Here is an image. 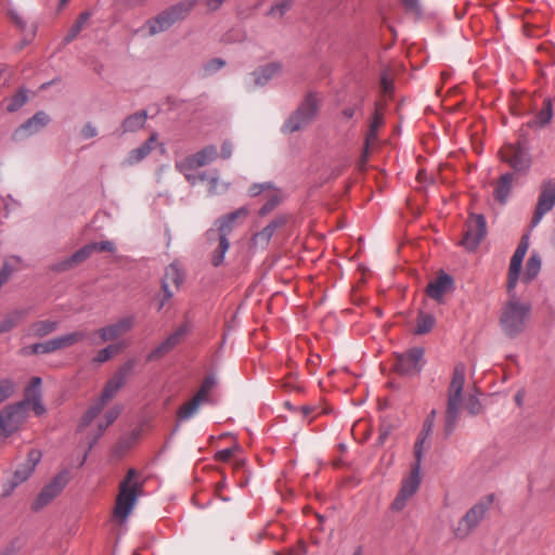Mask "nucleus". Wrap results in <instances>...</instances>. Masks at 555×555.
<instances>
[{
  "mask_svg": "<svg viewBox=\"0 0 555 555\" xmlns=\"http://www.w3.org/2000/svg\"><path fill=\"white\" fill-rule=\"evenodd\" d=\"M248 216V209L241 207L219 219H217L206 232L208 242L211 244L217 243L211 256V262L215 267L223 262L224 256L230 247L228 236L232 233L238 219H244Z\"/></svg>",
  "mask_w": 555,
  "mask_h": 555,
  "instance_id": "f257e3e1",
  "label": "nucleus"
},
{
  "mask_svg": "<svg viewBox=\"0 0 555 555\" xmlns=\"http://www.w3.org/2000/svg\"><path fill=\"white\" fill-rule=\"evenodd\" d=\"M508 294L511 298L501 308L499 324L506 337L515 338L526 328L531 313V305L519 300L514 289Z\"/></svg>",
  "mask_w": 555,
  "mask_h": 555,
  "instance_id": "f03ea898",
  "label": "nucleus"
},
{
  "mask_svg": "<svg viewBox=\"0 0 555 555\" xmlns=\"http://www.w3.org/2000/svg\"><path fill=\"white\" fill-rule=\"evenodd\" d=\"M133 362L128 361L120 366L115 374L106 382L101 395L88 408L81 416V428L88 427L90 423L100 415L105 404L113 399L126 384L127 377L133 369Z\"/></svg>",
  "mask_w": 555,
  "mask_h": 555,
  "instance_id": "7ed1b4c3",
  "label": "nucleus"
},
{
  "mask_svg": "<svg viewBox=\"0 0 555 555\" xmlns=\"http://www.w3.org/2000/svg\"><path fill=\"white\" fill-rule=\"evenodd\" d=\"M139 473L130 468L119 483V491L113 511L114 518L124 522L134 508L142 483L138 480Z\"/></svg>",
  "mask_w": 555,
  "mask_h": 555,
  "instance_id": "20e7f679",
  "label": "nucleus"
},
{
  "mask_svg": "<svg viewBox=\"0 0 555 555\" xmlns=\"http://www.w3.org/2000/svg\"><path fill=\"white\" fill-rule=\"evenodd\" d=\"M466 367L460 363L454 367L453 377L448 390V406L444 418V431L450 435L456 427L460 420V412L463 406V389L465 385Z\"/></svg>",
  "mask_w": 555,
  "mask_h": 555,
  "instance_id": "39448f33",
  "label": "nucleus"
},
{
  "mask_svg": "<svg viewBox=\"0 0 555 555\" xmlns=\"http://www.w3.org/2000/svg\"><path fill=\"white\" fill-rule=\"evenodd\" d=\"M41 461V453H24L15 460L12 475L1 486V498H9L14 490L27 481Z\"/></svg>",
  "mask_w": 555,
  "mask_h": 555,
  "instance_id": "423d86ee",
  "label": "nucleus"
},
{
  "mask_svg": "<svg viewBox=\"0 0 555 555\" xmlns=\"http://www.w3.org/2000/svg\"><path fill=\"white\" fill-rule=\"evenodd\" d=\"M493 503V495H486L474 504L453 528L457 539L464 540L479 526Z\"/></svg>",
  "mask_w": 555,
  "mask_h": 555,
  "instance_id": "0eeeda50",
  "label": "nucleus"
},
{
  "mask_svg": "<svg viewBox=\"0 0 555 555\" xmlns=\"http://www.w3.org/2000/svg\"><path fill=\"white\" fill-rule=\"evenodd\" d=\"M121 409L119 405H114L104 413L103 420L94 421L90 423L88 427L81 428V420L79 421L77 435L81 441V447L90 451L98 440L102 437L105 429L113 424L119 416Z\"/></svg>",
  "mask_w": 555,
  "mask_h": 555,
  "instance_id": "6e6552de",
  "label": "nucleus"
},
{
  "mask_svg": "<svg viewBox=\"0 0 555 555\" xmlns=\"http://www.w3.org/2000/svg\"><path fill=\"white\" fill-rule=\"evenodd\" d=\"M319 109V99L309 93L298 108L285 120L283 133H293L307 127L315 117Z\"/></svg>",
  "mask_w": 555,
  "mask_h": 555,
  "instance_id": "1a4fd4ad",
  "label": "nucleus"
},
{
  "mask_svg": "<svg viewBox=\"0 0 555 555\" xmlns=\"http://www.w3.org/2000/svg\"><path fill=\"white\" fill-rule=\"evenodd\" d=\"M194 2H182L163 11L156 17L149 20V35L154 36L170 28L177 21L184 18L193 8Z\"/></svg>",
  "mask_w": 555,
  "mask_h": 555,
  "instance_id": "9d476101",
  "label": "nucleus"
},
{
  "mask_svg": "<svg viewBox=\"0 0 555 555\" xmlns=\"http://www.w3.org/2000/svg\"><path fill=\"white\" fill-rule=\"evenodd\" d=\"M72 479L68 469L59 472L37 494L31 503V511L39 512L56 499Z\"/></svg>",
  "mask_w": 555,
  "mask_h": 555,
  "instance_id": "9b49d317",
  "label": "nucleus"
},
{
  "mask_svg": "<svg viewBox=\"0 0 555 555\" xmlns=\"http://www.w3.org/2000/svg\"><path fill=\"white\" fill-rule=\"evenodd\" d=\"M29 400L9 404L0 411V430L4 436L16 431L27 420Z\"/></svg>",
  "mask_w": 555,
  "mask_h": 555,
  "instance_id": "f8f14e48",
  "label": "nucleus"
},
{
  "mask_svg": "<svg viewBox=\"0 0 555 555\" xmlns=\"http://www.w3.org/2000/svg\"><path fill=\"white\" fill-rule=\"evenodd\" d=\"M421 454L416 453V461L412 465L410 474L403 478L401 489L391 504L395 512L402 511L406 502L416 493L421 485Z\"/></svg>",
  "mask_w": 555,
  "mask_h": 555,
  "instance_id": "ddd939ff",
  "label": "nucleus"
},
{
  "mask_svg": "<svg viewBox=\"0 0 555 555\" xmlns=\"http://www.w3.org/2000/svg\"><path fill=\"white\" fill-rule=\"evenodd\" d=\"M424 349L414 347L396 358V370L402 375L417 374L424 364Z\"/></svg>",
  "mask_w": 555,
  "mask_h": 555,
  "instance_id": "4468645a",
  "label": "nucleus"
},
{
  "mask_svg": "<svg viewBox=\"0 0 555 555\" xmlns=\"http://www.w3.org/2000/svg\"><path fill=\"white\" fill-rule=\"evenodd\" d=\"M487 233L486 219L482 215H470L466 222L465 235L462 245L474 250L482 241Z\"/></svg>",
  "mask_w": 555,
  "mask_h": 555,
  "instance_id": "2eb2a0df",
  "label": "nucleus"
},
{
  "mask_svg": "<svg viewBox=\"0 0 555 555\" xmlns=\"http://www.w3.org/2000/svg\"><path fill=\"white\" fill-rule=\"evenodd\" d=\"M218 156V151L215 145H207L197 153L185 157L176 163L178 170H194L196 168L206 166L215 160Z\"/></svg>",
  "mask_w": 555,
  "mask_h": 555,
  "instance_id": "dca6fc26",
  "label": "nucleus"
},
{
  "mask_svg": "<svg viewBox=\"0 0 555 555\" xmlns=\"http://www.w3.org/2000/svg\"><path fill=\"white\" fill-rule=\"evenodd\" d=\"M529 248V236L524 235L520 243L518 244L514 255L512 256L509 269H508V281L507 292L511 293L517 285L524 258Z\"/></svg>",
  "mask_w": 555,
  "mask_h": 555,
  "instance_id": "f3484780",
  "label": "nucleus"
},
{
  "mask_svg": "<svg viewBox=\"0 0 555 555\" xmlns=\"http://www.w3.org/2000/svg\"><path fill=\"white\" fill-rule=\"evenodd\" d=\"M189 325L186 323L179 326L172 334H170L164 341H162L155 349H153L149 356V361H154L162 358L164 354L171 351L177 345L181 343V340L189 333Z\"/></svg>",
  "mask_w": 555,
  "mask_h": 555,
  "instance_id": "a211bd4d",
  "label": "nucleus"
},
{
  "mask_svg": "<svg viewBox=\"0 0 555 555\" xmlns=\"http://www.w3.org/2000/svg\"><path fill=\"white\" fill-rule=\"evenodd\" d=\"M134 325L133 317H125L117 322L103 326L96 331L102 341L115 340L128 333Z\"/></svg>",
  "mask_w": 555,
  "mask_h": 555,
  "instance_id": "6ab92c4d",
  "label": "nucleus"
},
{
  "mask_svg": "<svg viewBox=\"0 0 555 555\" xmlns=\"http://www.w3.org/2000/svg\"><path fill=\"white\" fill-rule=\"evenodd\" d=\"M502 158L516 171H526L531 164L528 152L514 145H509L502 152Z\"/></svg>",
  "mask_w": 555,
  "mask_h": 555,
  "instance_id": "aec40b11",
  "label": "nucleus"
},
{
  "mask_svg": "<svg viewBox=\"0 0 555 555\" xmlns=\"http://www.w3.org/2000/svg\"><path fill=\"white\" fill-rule=\"evenodd\" d=\"M157 133L153 132L140 146L131 150L122 160V166H133L143 160L155 147Z\"/></svg>",
  "mask_w": 555,
  "mask_h": 555,
  "instance_id": "412c9836",
  "label": "nucleus"
},
{
  "mask_svg": "<svg viewBox=\"0 0 555 555\" xmlns=\"http://www.w3.org/2000/svg\"><path fill=\"white\" fill-rule=\"evenodd\" d=\"M41 378L33 377L29 387L26 390L24 400H29V409L31 408L37 416L46 413V406L41 400Z\"/></svg>",
  "mask_w": 555,
  "mask_h": 555,
  "instance_id": "4be33fe9",
  "label": "nucleus"
},
{
  "mask_svg": "<svg viewBox=\"0 0 555 555\" xmlns=\"http://www.w3.org/2000/svg\"><path fill=\"white\" fill-rule=\"evenodd\" d=\"M183 282V273L180 271L177 263H170L165 271L162 280V288L165 294V300L170 299L173 293L170 291V286L173 285L179 287Z\"/></svg>",
  "mask_w": 555,
  "mask_h": 555,
  "instance_id": "5701e85b",
  "label": "nucleus"
},
{
  "mask_svg": "<svg viewBox=\"0 0 555 555\" xmlns=\"http://www.w3.org/2000/svg\"><path fill=\"white\" fill-rule=\"evenodd\" d=\"M453 281L448 274L439 275L427 286V294L430 298L441 302L444 294L452 288Z\"/></svg>",
  "mask_w": 555,
  "mask_h": 555,
  "instance_id": "b1692460",
  "label": "nucleus"
},
{
  "mask_svg": "<svg viewBox=\"0 0 555 555\" xmlns=\"http://www.w3.org/2000/svg\"><path fill=\"white\" fill-rule=\"evenodd\" d=\"M555 206V181L545 180L541 185V192L538 198L537 207L544 211H550Z\"/></svg>",
  "mask_w": 555,
  "mask_h": 555,
  "instance_id": "393cba45",
  "label": "nucleus"
},
{
  "mask_svg": "<svg viewBox=\"0 0 555 555\" xmlns=\"http://www.w3.org/2000/svg\"><path fill=\"white\" fill-rule=\"evenodd\" d=\"M286 219L284 217H278L272 220L267 227H264L260 232L256 233L253 237L254 245L266 247L274 232L285 223Z\"/></svg>",
  "mask_w": 555,
  "mask_h": 555,
  "instance_id": "a878e982",
  "label": "nucleus"
},
{
  "mask_svg": "<svg viewBox=\"0 0 555 555\" xmlns=\"http://www.w3.org/2000/svg\"><path fill=\"white\" fill-rule=\"evenodd\" d=\"M281 73L279 63L267 64L253 73L255 86L262 87Z\"/></svg>",
  "mask_w": 555,
  "mask_h": 555,
  "instance_id": "bb28decb",
  "label": "nucleus"
},
{
  "mask_svg": "<svg viewBox=\"0 0 555 555\" xmlns=\"http://www.w3.org/2000/svg\"><path fill=\"white\" fill-rule=\"evenodd\" d=\"M59 328V322L53 320H40L34 322L28 331L27 336L29 337H46Z\"/></svg>",
  "mask_w": 555,
  "mask_h": 555,
  "instance_id": "cd10ccee",
  "label": "nucleus"
},
{
  "mask_svg": "<svg viewBox=\"0 0 555 555\" xmlns=\"http://www.w3.org/2000/svg\"><path fill=\"white\" fill-rule=\"evenodd\" d=\"M147 120L145 111H140L129 115L121 124L122 133L137 132L144 128Z\"/></svg>",
  "mask_w": 555,
  "mask_h": 555,
  "instance_id": "c85d7f7f",
  "label": "nucleus"
},
{
  "mask_svg": "<svg viewBox=\"0 0 555 555\" xmlns=\"http://www.w3.org/2000/svg\"><path fill=\"white\" fill-rule=\"evenodd\" d=\"M383 115L378 111H376L371 120L370 130L365 139V149L361 159L362 164H365V162L367 160L369 147L377 140V130L383 125Z\"/></svg>",
  "mask_w": 555,
  "mask_h": 555,
  "instance_id": "c756f323",
  "label": "nucleus"
},
{
  "mask_svg": "<svg viewBox=\"0 0 555 555\" xmlns=\"http://www.w3.org/2000/svg\"><path fill=\"white\" fill-rule=\"evenodd\" d=\"M435 417H436V411L433 410L430 412V414L424 421L423 428H422V430L418 435V438L416 439L415 444H414V451H424V449L427 448L425 442L430 437V435L433 433L434 425H435Z\"/></svg>",
  "mask_w": 555,
  "mask_h": 555,
  "instance_id": "7c9ffc66",
  "label": "nucleus"
},
{
  "mask_svg": "<svg viewBox=\"0 0 555 555\" xmlns=\"http://www.w3.org/2000/svg\"><path fill=\"white\" fill-rule=\"evenodd\" d=\"M49 121L50 117L48 114H46L44 112H38L26 122H24L18 129V131H24L29 134H33L42 129L44 126H47Z\"/></svg>",
  "mask_w": 555,
  "mask_h": 555,
  "instance_id": "2f4dec72",
  "label": "nucleus"
},
{
  "mask_svg": "<svg viewBox=\"0 0 555 555\" xmlns=\"http://www.w3.org/2000/svg\"><path fill=\"white\" fill-rule=\"evenodd\" d=\"M541 266L542 259L540 255L538 253H532L529 259L527 260L526 269L522 274V281L525 283H530L531 281H533L538 276L541 270Z\"/></svg>",
  "mask_w": 555,
  "mask_h": 555,
  "instance_id": "473e14b6",
  "label": "nucleus"
},
{
  "mask_svg": "<svg viewBox=\"0 0 555 555\" xmlns=\"http://www.w3.org/2000/svg\"><path fill=\"white\" fill-rule=\"evenodd\" d=\"M86 338V333L82 331H75L54 337L55 347L57 350L70 347Z\"/></svg>",
  "mask_w": 555,
  "mask_h": 555,
  "instance_id": "72a5a7b5",
  "label": "nucleus"
},
{
  "mask_svg": "<svg viewBox=\"0 0 555 555\" xmlns=\"http://www.w3.org/2000/svg\"><path fill=\"white\" fill-rule=\"evenodd\" d=\"M512 182H513L512 173H505L501 177V179L494 190L495 198L499 202H501V203L506 202V199L509 195L511 189H512Z\"/></svg>",
  "mask_w": 555,
  "mask_h": 555,
  "instance_id": "f704fd0d",
  "label": "nucleus"
},
{
  "mask_svg": "<svg viewBox=\"0 0 555 555\" xmlns=\"http://www.w3.org/2000/svg\"><path fill=\"white\" fill-rule=\"evenodd\" d=\"M281 202V193L278 189H272L266 194V203L260 208L259 214L266 216L271 212Z\"/></svg>",
  "mask_w": 555,
  "mask_h": 555,
  "instance_id": "c9c22d12",
  "label": "nucleus"
},
{
  "mask_svg": "<svg viewBox=\"0 0 555 555\" xmlns=\"http://www.w3.org/2000/svg\"><path fill=\"white\" fill-rule=\"evenodd\" d=\"M201 404L202 402L195 397H193L190 401L185 402L178 411L179 421L183 422L190 420L197 413Z\"/></svg>",
  "mask_w": 555,
  "mask_h": 555,
  "instance_id": "e433bc0d",
  "label": "nucleus"
},
{
  "mask_svg": "<svg viewBox=\"0 0 555 555\" xmlns=\"http://www.w3.org/2000/svg\"><path fill=\"white\" fill-rule=\"evenodd\" d=\"M23 317L24 312L20 310H16L4 317L0 322V334L10 332L12 328H14L22 321Z\"/></svg>",
  "mask_w": 555,
  "mask_h": 555,
  "instance_id": "4c0bfd02",
  "label": "nucleus"
},
{
  "mask_svg": "<svg viewBox=\"0 0 555 555\" xmlns=\"http://www.w3.org/2000/svg\"><path fill=\"white\" fill-rule=\"evenodd\" d=\"M216 384L217 380L215 376H207L202 383L199 390L196 392L194 397L198 399L202 403L208 402L209 393L216 386Z\"/></svg>",
  "mask_w": 555,
  "mask_h": 555,
  "instance_id": "58836bf2",
  "label": "nucleus"
},
{
  "mask_svg": "<svg viewBox=\"0 0 555 555\" xmlns=\"http://www.w3.org/2000/svg\"><path fill=\"white\" fill-rule=\"evenodd\" d=\"M435 325V318L431 314H420L417 325L415 328L416 334H426L431 331Z\"/></svg>",
  "mask_w": 555,
  "mask_h": 555,
  "instance_id": "ea45409f",
  "label": "nucleus"
},
{
  "mask_svg": "<svg viewBox=\"0 0 555 555\" xmlns=\"http://www.w3.org/2000/svg\"><path fill=\"white\" fill-rule=\"evenodd\" d=\"M120 350L119 345H108L107 347L101 349L96 356L93 358L94 363H104L108 361L114 354H116Z\"/></svg>",
  "mask_w": 555,
  "mask_h": 555,
  "instance_id": "a19ab883",
  "label": "nucleus"
},
{
  "mask_svg": "<svg viewBox=\"0 0 555 555\" xmlns=\"http://www.w3.org/2000/svg\"><path fill=\"white\" fill-rule=\"evenodd\" d=\"M15 384L11 378L0 380V404L13 396Z\"/></svg>",
  "mask_w": 555,
  "mask_h": 555,
  "instance_id": "79ce46f5",
  "label": "nucleus"
},
{
  "mask_svg": "<svg viewBox=\"0 0 555 555\" xmlns=\"http://www.w3.org/2000/svg\"><path fill=\"white\" fill-rule=\"evenodd\" d=\"M89 17H90V13L89 12H83V13L80 14V16L75 22V24L72 26V28H70L67 37H66V41L67 42L73 40L81 31V29L83 28L85 24L89 20Z\"/></svg>",
  "mask_w": 555,
  "mask_h": 555,
  "instance_id": "37998d69",
  "label": "nucleus"
},
{
  "mask_svg": "<svg viewBox=\"0 0 555 555\" xmlns=\"http://www.w3.org/2000/svg\"><path fill=\"white\" fill-rule=\"evenodd\" d=\"M552 117H553L552 103L550 100H546L544 102V107L537 115L535 122L540 126H545L551 121Z\"/></svg>",
  "mask_w": 555,
  "mask_h": 555,
  "instance_id": "c03bdc74",
  "label": "nucleus"
},
{
  "mask_svg": "<svg viewBox=\"0 0 555 555\" xmlns=\"http://www.w3.org/2000/svg\"><path fill=\"white\" fill-rule=\"evenodd\" d=\"M292 0H281L271 7L268 14L273 17H282L292 7Z\"/></svg>",
  "mask_w": 555,
  "mask_h": 555,
  "instance_id": "a18cd8bd",
  "label": "nucleus"
},
{
  "mask_svg": "<svg viewBox=\"0 0 555 555\" xmlns=\"http://www.w3.org/2000/svg\"><path fill=\"white\" fill-rule=\"evenodd\" d=\"M92 254L93 253L90 245L87 244L72 255V261H74L76 266H78L79 263L88 259Z\"/></svg>",
  "mask_w": 555,
  "mask_h": 555,
  "instance_id": "49530a36",
  "label": "nucleus"
},
{
  "mask_svg": "<svg viewBox=\"0 0 555 555\" xmlns=\"http://www.w3.org/2000/svg\"><path fill=\"white\" fill-rule=\"evenodd\" d=\"M27 101V95L25 92L21 91L18 92L15 96H13L8 106H7V109L9 112H15L17 111L20 107H22Z\"/></svg>",
  "mask_w": 555,
  "mask_h": 555,
  "instance_id": "de8ad7c7",
  "label": "nucleus"
},
{
  "mask_svg": "<svg viewBox=\"0 0 555 555\" xmlns=\"http://www.w3.org/2000/svg\"><path fill=\"white\" fill-rule=\"evenodd\" d=\"M466 409L469 412V414L473 416L478 415L481 412L482 405L477 396H475V395L468 396L467 402H466Z\"/></svg>",
  "mask_w": 555,
  "mask_h": 555,
  "instance_id": "09e8293b",
  "label": "nucleus"
},
{
  "mask_svg": "<svg viewBox=\"0 0 555 555\" xmlns=\"http://www.w3.org/2000/svg\"><path fill=\"white\" fill-rule=\"evenodd\" d=\"M92 253L95 251H109L114 253L116 250V246L112 241H102V242H93L89 243Z\"/></svg>",
  "mask_w": 555,
  "mask_h": 555,
  "instance_id": "8fccbe9b",
  "label": "nucleus"
},
{
  "mask_svg": "<svg viewBox=\"0 0 555 555\" xmlns=\"http://www.w3.org/2000/svg\"><path fill=\"white\" fill-rule=\"evenodd\" d=\"M76 267V263L72 261V256L57 261L52 264L51 269L55 272H65Z\"/></svg>",
  "mask_w": 555,
  "mask_h": 555,
  "instance_id": "3c124183",
  "label": "nucleus"
},
{
  "mask_svg": "<svg viewBox=\"0 0 555 555\" xmlns=\"http://www.w3.org/2000/svg\"><path fill=\"white\" fill-rule=\"evenodd\" d=\"M272 186L273 185L270 182L255 183L249 188L248 193L250 196L255 197L261 193L267 194L272 189Z\"/></svg>",
  "mask_w": 555,
  "mask_h": 555,
  "instance_id": "603ef678",
  "label": "nucleus"
},
{
  "mask_svg": "<svg viewBox=\"0 0 555 555\" xmlns=\"http://www.w3.org/2000/svg\"><path fill=\"white\" fill-rule=\"evenodd\" d=\"M404 9L417 16L422 14V7L420 0H400Z\"/></svg>",
  "mask_w": 555,
  "mask_h": 555,
  "instance_id": "864d4df0",
  "label": "nucleus"
},
{
  "mask_svg": "<svg viewBox=\"0 0 555 555\" xmlns=\"http://www.w3.org/2000/svg\"><path fill=\"white\" fill-rule=\"evenodd\" d=\"M224 65L225 62L222 59H214L204 65V70L206 74H214L221 69Z\"/></svg>",
  "mask_w": 555,
  "mask_h": 555,
  "instance_id": "5fc2aeb1",
  "label": "nucleus"
},
{
  "mask_svg": "<svg viewBox=\"0 0 555 555\" xmlns=\"http://www.w3.org/2000/svg\"><path fill=\"white\" fill-rule=\"evenodd\" d=\"M18 353L22 357H30L35 354H42L40 343L31 344L20 349Z\"/></svg>",
  "mask_w": 555,
  "mask_h": 555,
  "instance_id": "6e6d98bb",
  "label": "nucleus"
},
{
  "mask_svg": "<svg viewBox=\"0 0 555 555\" xmlns=\"http://www.w3.org/2000/svg\"><path fill=\"white\" fill-rule=\"evenodd\" d=\"M80 133L82 139L88 140L94 138L98 134V129L91 122H88L81 128Z\"/></svg>",
  "mask_w": 555,
  "mask_h": 555,
  "instance_id": "4d7b16f0",
  "label": "nucleus"
},
{
  "mask_svg": "<svg viewBox=\"0 0 555 555\" xmlns=\"http://www.w3.org/2000/svg\"><path fill=\"white\" fill-rule=\"evenodd\" d=\"M390 435H391V427H390V425L383 424L380 426V431H379V436H378V443H379V446H384L385 442L389 439Z\"/></svg>",
  "mask_w": 555,
  "mask_h": 555,
  "instance_id": "13d9d810",
  "label": "nucleus"
},
{
  "mask_svg": "<svg viewBox=\"0 0 555 555\" xmlns=\"http://www.w3.org/2000/svg\"><path fill=\"white\" fill-rule=\"evenodd\" d=\"M12 272L13 268L8 262H4L0 270V288L9 280Z\"/></svg>",
  "mask_w": 555,
  "mask_h": 555,
  "instance_id": "bf43d9fd",
  "label": "nucleus"
},
{
  "mask_svg": "<svg viewBox=\"0 0 555 555\" xmlns=\"http://www.w3.org/2000/svg\"><path fill=\"white\" fill-rule=\"evenodd\" d=\"M40 345H41L42 354H49V353L57 351L53 338L42 341V343H40Z\"/></svg>",
  "mask_w": 555,
  "mask_h": 555,
  "instance_id": "052dcab7",
  "label": "nucleus"
},
{
  "mask_svg": "<svg viewBox=\"0 0 555 555\" xmlns=\"http://www.w3.org/2000/svg\"><path fill=\"white\" fill-rule=\"evenodd\" d=\"M9 14L12 18V21L14 22V24L22 30H25L26 29V23L25 21L23 20V17L15 11V10H10L9 11Z\"/></svg>",
  "mask_w": 555,
  "mask_h": 555,
  "instance_id": "680f3d73",
  "label": "nucleus"
},
{
  "mask_svg": "<svg viewBox=\"0 0 555 555\" xmlns=\"http://www.w3.org/2000/svg\"><path fill=\"white\" fill-rule=\"evenodd\" d=\"M546 212L547 211H544L542 208L535 207V210H534L533 217L531 219V223H530L531 229L535 228L541 222L542 218L544 217V215Z\"/></svg>",
  "mask_w": 555,
  "mask_h": 555,
  "instance_id": "e2e57ef3",
  "label": "nucleus"
},
{
  "mask_svg": "<svg viewBox=\"0 0 555 555\" xmlns=\"http://www.w3.org/2000/svg\"><path fill=\"white\" fill-rule=\"evenodd\" d=\"M181 173L184 175V177L186 178V180L194 184L196 183L197 180H202L204 181L206 179V175L205 173H202L199 176H195L193 173H191L192 170H179Z\"/></svg>",
  "mask_w": 555,
  "mask_h": 555,
  "instance_id": "0e129e2a",
  "label": "nucleus"
},
{
  "mask_svg": "<svg viewBox=\"0 0 555 555\" xmlns=\"http://www.w3.org/2000/svg\"><path fill=\"white\" fill-rule=\"evenodd\" d=\"M232 143L229 141H224L221 146V156L227 159L232 155Z\"/></svg>",
  "mask_w": 555,
  "mask_h": 555,
  "instance_id": "69168bd1",
  "label": "nucleus"
},
{
  "mask_svg": "<svg viewBox=\"0 0 555 555\" xmlns=\"http://www.w3.org/2000/svg\"><path fill=\"white\" fill-rule=\"evenodd\" d=\"M225 0H206V5L210 11L218 10Z\"/></svg>",
  "mask_w": 555,
  "mask_h": 555,
  "instance_id": "338daca9",
  "label": "nucleus"
},
{
  "mask_svg": "<svg viewBox=\"0 0 555 555\" xmlns=\"http://www.w3.org/2000/svg\"><path fill=\"white\" fill-rule=\"evenodd\" d=\"M233 453H216V460L218 462H228L231 460Z\"/></svg>",
  "mask_w": 555,
  "mask_h": 555,
  "instance_id": "774afa93",
  "label": "nucleus"
}]
</instances>
